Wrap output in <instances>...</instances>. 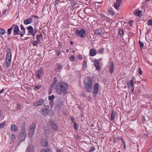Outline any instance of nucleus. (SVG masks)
Segmentation results:
<instances>
[{"mask_svg": "<svg viewBox=\"0 0 152 152\" xmlns=\"http://www.w3.org/2000/svg\"><path fill=\"white\" fill-rule=\"evenodd\" d=\"M20 27L21 30L23 31L20 32V36L21 37H23L25 33L26 30L22 25H20Z\"/></svg>", "mask_w": 152, "mask_h": 152, "instance_id": "f8f14e48", "label": "nucleus"}, {"mask_svg": "<svg viewBox=\"0 0 152 152\" xmlns=\"http://www.w3.org/2000/svg\"><path fill=\"white\" fill-rule=\"evenodd\" d=\"M123 139H124L122 137H117L116 138V140H121L122 141V140H123Z\"/></svg>", "mask_w": 152, "mask_h": 152, "instance_id": "864d4df0", "label": "nucleus"}, {"mask_svg": "<svg viewBox=\"0 0 152 152\" xmlns=\"http://www.w3.org/2000/svg\"><path fill=\"white\" fill-rule=\"evenodd\" d=\"M138 71H139V74L140 75H141L142 74V72L141 69L140 67L139 68Z\"/></svg>", "mask_w": 152, "mask_h": 152, "instance_id": "09e8293b", "label": "nucleus"}, {"mask_svg": "<svg viewBox=\"0 0 152 152\" xmlns=\"http://www.w3.org/2000/svg\"><path fill=\"white\" fill-rule=\"evenodd\" d=\"M78 59L81 60L82 58V57L81 55L80 54H79L78 55Z\"/></svg>", "mask_w": 152, "mask_h": 152, "instance_id": "4d7b16f0", "label": "nucleus"}, {"mask_svg": "<svg viewBox=\"0 0 152 152\" xmlns=\"http://www.w3.org/2000/svg\"><path fill=\"white\" fill-rule=\"evenodd\" d=\"M131 91H132V93L133 94H134V87H131Z\"/></svg>", "mask_w": 152, "mask_h": 152, "instance_id": "e2e57ef3", "label": "nucleus"}, {"mask_svg": "<svg viewBox=\"0 0 152 152\" xmlns=\"http://www.w3.org/2000/svg\"><path fill=\"white\" fill-rule=\"evenodd\" d=\"M71 119L72 123H74L75 122V119L74 118L71 117Z\"/></svg>", "mask_w": 152, "mask_h": 152, "instance_id": "338daca9", "label": "nucleus"}, {"mask_svg": "<svg viewBox=\"0 0 152 152\" xmlns=\"http://www.w3.org/2000/svg\"><path fill=\"white\" fill-rule=\"evenodd\" d=\"M13 30V35L15 36L17 35H20V32L18 26L16 24H13L12 26Z\"/></svg>", "mask_w": 152, "mask_h": 152, "instance_id": "39448f33", "label": "nucleus"}, {"mask_svg": "<svg viewBox=\"0 0 152 152\" xmlns=\"http://www.w3.org/2000/svg\"><path fill=\"white\" fill-rule=\"evenodd\" d=\"M11 128L12 130L14 132H16L17 131V127L15 124L12 125Z\"/></svg>", "mask_w": 152, "mask_h": 152, "instance_id": "aec40b11", "label": "nucleus"}, {"mask_svg": "<svg viewBox=\"0 0 152 152\" xmlns=\"http://www.w3.org/2000/svg\"><path fill=\"white\" fill-rule=\"evenodd\" d=\"M92 80L91 77H87L84 79V88L87 92H90L92 91Z\"/></svg>", "mask_w": 152, "mask_h": 152, "instance_id": "f03ea898", "label": "nucleus"}, {"mask_svg": "<svg viewBox=\"0 0 152 152\" xmlns=\"http://www.w3.org/2000/svg\"><path fill=\"white\" fill-rule=\"evenodd\" d=\"M135 15L138 16H141L142 15V12L141 11L136 10L134 12Z\"/></svg>", "mask_w": 152, "mask_h": 152, "instance_id": "412c9836", "label": "nucleus"}, {"mask_svg": "<svg viewBox=\"0 0 152 152\" xmlns=\"http://www.w3.org/2000/svg\"><path fill=\"white\" fill-rule=\"evenodd\" d=\"M12 29V26L10 28L8 29L7 31V34L8 35H10L11 34Z\"/></svg>", "mask_w": 152, "mask_h": 152, "instance_id": "f704fd0d", "label": "nucleus"}, {"mask_svg": "<svg viewBox=\"0 0 152 152\" xmlns=\"http://www.w3.org/2000/svg\"><path fill=\"white\" fill-rule=\"evenodd\" d=\"M116 115V113L113 110L111 114L110 115V120L111 121H113L114 119V116Z\"/></svg>", "mask_w": 152, "mask_h": 152, "instance_id": "4be33fe9", "label": "nucleus"}, {"mask_svg": "<svg viewBox=\"0 0 152 152\" xmlns=\"http://www.w3.org/2000/svg\"><path fill=\"white\" fill-rule=\"evenodd\" d=\"M121 0H116L115 3L114 4V7L116 9H118L120 6V4L121 3Z\"/></svg>", "mask_w": 152, "mask_h": 152, "instance_id": "9b49d317", "label": "nucleus"}, {"mask_svg": "<svg viewBox=\"0 0 152 152\" xmlns=\"http://www.w3.org/2000/svg\"><path fill=\"white\" fill-rule=\"evenodd\" d=\"M6 121H4L2 122L1 123V128H3L5 126L6 124Z\"/></svg>", "mask_w": 152, "mask_h": 152, "instance_id": "e433bc0d", "label": "nucleus"}, {"mask_svg": "<svg viewBox=\"0 0 152 152\" xmlns=\"http://www.w3.org/2000/svg\"><path fill=\"white\" fill-rule=\"evenodd\" d=\"M27 30L29 31L28 33L29 34H32L34 32V30L33 27L31 26H30L28 27L27 28Z\"/></svg>", "mask_w": 152, "mask_h": 152, "instance_id": "b1692460", "label": "nucleus"}, {"mask_svg": "<svg viewBox=\"0 0 152 152\" xmlns=\"http://www.w3.org/2000/svg\"><path fill=\"white\" fill-rule=\"evenodd\" d=\"M38 31V29H35L34 31V32H33L32 34H31V35H33V38H34V37L35 36L37 32Z\"/></svg>", "mask_w": 152, "mask_h": 152, "instance_id": "79ce46f5", "label": "nucleus"}, {"mask_svg": "<svg viewBox=\"0 0 152 152\" xmlns=\"http://www.w3.org/2000/svg\"><path fill=\"white\" fill-rule=\"evenodd\" d=\"M116 140V138H115V137H114V138H113V143H115V140Z\"/></svg>", "mask_w": 152, "mask_h": 152, "instance_id": "69168bd1", "label": "nucleus"}, {"mask_svg": "<svg viewBox=\"0 0 152 152\" xmlns=\"http://www.w3.org/2000/svg\"><path fill=\"white\" fill-rule=\"evenodd\" d=\"M42 34H37L36 36V38L37 39V41L39 42H41L40 41V37H42Z\"/></svg>", "mask_w": 152, "mask_h": 152, "instance_id": "473e14b6", "label": "nucleus"}, {"mask_svg": "<svg viewBox=\"0 0 152 152\" xmlns=\"http://www.w3.org/2000/svg\"><path fill=\"white\" fill-rule=\"evenodd\" d=\"M74 128L75 129L77 130L78 129V126L77 124L75 122H74Z\"/></svg>", "mask_w": 152, "mask_h": 152, "instance_id": "4c0bfd02", "label": "nucleus"}, {"mask_svg": "<svg viewBox=\"0 0 152 152\" xmlns=\"http://www.w3.org/2000/svg\"><path fill=\"white\" fill-rule=\"evenodd\" d=\"M30 149V147L29 145L27 148L26 152H29Z\"/></svg>", "mask_w": 152, "mask_h": 152, "instance_id": "603ef678", "label": "nucleus"}, {"mask_svg": "<svg viewBox=\"0 0 152 152\" xmlns=\"http://www.w3.org/2000/svg\"><path fill=\"white\" fill-rule=\"evenodd\" d=\"M150 119V117L149 118L147 115H144L142 118V121H147Z\"/></svg>", "mask_w": 152, "mask_h": 152, "instance_id": "c85d7f7f", "label": "nucleus"}, {"mask_svg": "<svg viewBox=\"0 0 152 152\" xmlns=\"http://www.w3.org/2000/svg\"><path fill=\"white\" fill-rule=\"evenodd\" d=\"M143 137L145 138L146 139L147 138H148V135L146 134H144Z\"/></svg>", "mask_w": 152, "mask_h": 152, "instance_id": "bf43d9fd", "label": "nucleus"}, {"mask_svg": "<svg viewBox=\"0 0 152 152\" xmlns=\"http://www.w3.org/2000/svg\"><path fill=\"white\" fill-rule=\"evenodd\" d=\"M7 56L6 59L11 60L12 55L10 53L7 52Z\"/></svg>", "mask_w": 152, "mask_h": 152, "instance_id": "c756f323", "label": "nucleus"}, {"mask_svg": "<svg viewBox=\"0 0 152 152\" xmlns=\"http://www.w3.org/2000/svg\"><path fill=\"white\" fill-rule=\"evenodd\" d=\"M114 69V63L113 62H111L110 63L109 71L110 73L112 74L113 71Z\"/></svg>", "mask_w": 152, "mask_h": 152, "instance_id": "ddd939ff", "label": "nucleus"}, {"mask_svg": "<svg viewBox=\"0 0 152 152\" xmlns=\"http://www.w3.org/2000/svg\"><path fill=\"white\" fill-rule=\"evenodd\" d=\"M7 10H4V11H2V13L1 16L5 15V12L7 11Z\"/></svg>", "mask_w": 152, "mask_h": 152, "instance_id": "13d9d810", "label": "nucleus"}, {"mask_svg": "<svg viewBox=\"0 0 152 152\" xmlns=\"http://www.w3.org/2000/svg\"><path fill=\"white\" fill-rule=\"evenodd\" d=\"M41 43V42H39L37 40L34 41L32 42V45L33 46H37V44H39Z\"/></svg>", "mask_w": 152, "mask_h": 152, "instance_id": "2f4dec72", "label": "nucleus"}, {"mask_svg": "<svg viewBox=\"0 0 152 152\" xmlns=\"http://www.w3.org/2000/svg\"><path fill=\"white\" fill-rule=\"evenodd\" d=\"M52 149L50 148H48L46 149L42 148L40 151V152H52Z\"/></svg>", "mask_w": 152, "mask_h": 152, "instance_id": "a211bd4d", "label": "nucleus"}, {"mask_svg": "<svg viewBox=\"0 0 152 152\" xmlns=\"http://www.w3.org/2000/svg\"><path fill=\"white\" fill-rule=\"evenodd\" d=\"M52 89L51 88H49L48 89V94H50L52 92Z\"/></svg>", "mask_w": 152, "mask_h": 152, "instance_id": "6e6d98bb", "label": "nucleus"}, {"mask_svg": "<svg viewBox=\"0 0 152 152\" xmlns=\"http://www.w3.org/2000/svg\"><path fill=\"white\" fill-rule=\"evenodd\" d=\"M15 136L14 135H12L11 136V140L12 141H13L15 140Z\"/></svg>", "mask_w": 152, "mask_h": 152, "instance_id": "c03bdc74", "label": "nucleus"}, {"mask_svg": "<svg viewBox=\"0 0 152 152\" xmlns=\"http://www.w3.org/2000/svg\"><path fill=\"white\" fill-rule=\"evenodd\" d=\"M86 62L85 61H83V67H86Z\"/></svg>", "mask_w": 152, "mask_h": 152, "instance_id": "3c124183", "label": "nucleus"}, {"mask_svg": "<svg viewBox=\"0 0 152 152\" xmlns=\"http://www.w3.org/2000/svg\"><path fill=\"white\" fill-rule=\"evenodd\" d=\"M96 51L95 49H92L90 51V55L91 56H93L96 54Z\"/></svg>", "mask_w": 152, "mask_h": 152, "instance_id": "6ab92c4d", "label": "nucleus"}, {"mask_svg": "<svg viewBox=\"0 0 152 152\" xmlns=\"http://www.w3.org/2000/svg\"><path fill=\"white\" fill-rule=\"evenodd\" d=\"M45 103V100L42 99H40L37 102H34L33 104L34 107H37L42 105Z\"/></svg>", "mask_w": 152, "mask_h": 152, "instance_id": "0eeeda50", "label": "nucleus"}, {"mask_svg": "<svg viewBox=\"0 0 152 152\" xmlns=\"http://www.w3.org/2000/svg\"><path fill=\"white\" fill-rule=\"evenodd\" d=\"M48 142L47 140L45 139H43L42 140L41 144L44 147H46L48 145Z\"/></svg>", "mask_w": 152, "mask_h": 152, "instance_id": "2eb2a0df", "label": "nucleus"}, {"mask_svg": "<svg viewBox=\"0 0 152 152\" xmlns=\"http://www.w3.org/2000/svg\"><path fill=\"white\" fill-rule=\"evenodd\" d=\"M133 79H132L131 80L129 83H127V85L129 87H134V84H133Z\"/></svg>", "mask_w": 152, "mask_h": 152, "instance_id": "a878e982", "label": "nucleus"}, {"mask_svg": "<svg viewBox=\"0 0 152 152\" xmlns=\"http://www.w3.org/2000/svg\"><path fill=\"white\" fill-rule=\"evenodd\" d=\"M108 12L109 14L112 16H113L115 14V12L111 9H110L108 10Z\"/></svg>", "mask_w": 152, "mask_h": 152, "instance_id": "7c9ffc66", "label": "nucleus"}, {"mask_svg": "<svg viewBox=\"0 0 152 152\" xmlns=\"http://www.w3.org/2000/svg\"><path fill=\"white\" fill-rule=\"evenodd\" d=\"M26 134L25 128H23L19 136V140L20 142L24 140L26 136Z\"/></svg>", "mask_w": 152, "mask_h": 152, "instance_id": "20e7f679", "label": "nucleus"}, {"mask_svg": "<svg viewBox=\"0 0 152 152\" xmlns=\"http://www.w3.org/2000/svg\"><path fill=\"white\" fill-rule=\"evenodd\" d=\"M48 123L53 130L55 131L57 130L58 126L56 124L54 123L51 120L48 121Z\"/></svg>", "mask_w": 152, "mask_h": 152, "instance_id": "6e6552de", "label": "nucleus"}, {"mask_svg": "<svg viewBox=\"0 0 152 152\" xmlns=\"http://www.w3.org/2000/svg\"><path fill=\"white\" fill-rule=\"evenodd\" d=\"M68 88L67 84L63 82L57 83L55 86L56 92L59 95L66 94Z\"/></svg>", "mask_w": 152, "mask_h": 152, "instance_id": "f257e3e1", "label": "nucleus"}, {"mask_svg": "<svg viewBox=\"0 0 152 152\" xmlns=\"http://www.w3.org/2000/svg\"><path fill=\"white\" fill-rule=\"evenodd\" d=\"M119 34L121 36L124 34V31L122 29H120L119 30Z\"/></svg>", "mask_w": 152, "mask_h": 152, "instance_id": "a19ab883", "label": "nucleus"}, {"mask_svg": "<svg viewBox=\"0 0 152 152\" xmlns=\"http://www.w3.org/2000/svg\"><path fill=\"white\" fill-rule=\"evenodd\" d=\"M56 152H62L60 149H57L56 150Z\"/></svg>", "mask_w": 152, "mask_h": 152, "instance_id": "0e129e2a", "label": "nucleus"}, {"mask_svg": "<svg viewBox=\"0 0 152 152\" xmlns=\"http://www.w3.org/2000/svg\"><path fill=\"white\" fill-rule=\"evenodd\" d=\"M99 86V84L97 83H96L94 84V97L96 96L97 94L98 91Z\"/></svg>", "mask_w": 152, "mask_h": 152, "instance_id": "1a4fd4ad", "label": "nucleus"}, {"mask_svg": "<svg viewBox=\"0 0 152 152\" xmlns=\"http://www.w3.org/2000/svg\"><path fill=\"white\" fill-rule=\"evenodd\" d=\"M75 59V57L73 56H72L70 57V59L71 61H73Z\"/></svg>", "mask_w": 152, "mask_h": 152, "instance_id": "5fc2aeb1", "label": "nucleus"}, {"mask_svg": "<svg viewBox=\"0 0 152 152\" xmlns=\"http://www.w3.org/2000/svg\"><path fill=\"white\" fill-rule=\"evenodd\" d=\"M36 126V124L34 122H33L30 125V126L29 127V129H33L34 130H35Z\"/></svg>", "mask_w": 152, "mask_h": 152, "instance_id": "f3484780", "label": "nucleus"}, {"mask_svg": "<svg viewBox=\"0 0 152 152\" xmlns=\"http://www.w3.org/2000/svg\"><path fill=\"white\" fill-rule=\"evenodd\" d=\"M148 24L152 26V19H149L148 21Z\"/></svg>", "mask_w": 152, "mask_h": 152, "instance_id": "ea45409f", "label": "nucleus"}, {"mask_svg": "<svg viewBox=\"0 0 152 152\" xmlns=\"http://www.w3.org/2000/svg\"><path fill=\"white\" fill-rule=\"evenodd\" d=\"M76 34L82 38H84L86 35L85 31L83 28L80 31L77 30H76Z\"/></svg>", "mask_w": 152, "mask_h": 152, "instance_id": "423d86ee", "label": "nucleus"}, {"mask_svg": "<svg viewBox=\"0 0 152 152\" xmlns=\"http://www.w3.org/2000/svg\"><path fill=\"white\" fill-rule=\"evenodd\" d=\"M11 60L9 59H6V63L7 64V67H9L10 66V63H11Z\"/></svg>", "mask_w": 152, "mask_h": 152, "instance_id": "72a5a7b5", "label": "nucleus"}, {"mask_svg": "<svg viewBox=\"0 0 152 152\" xmlns=\"http://www.w3.org/2000/svg\"><path fill=\"white\" fill-rule=\"evenodd\" d=\"M103 48H100L98 50V52L99 53H101L103 51Z\"/></svg>", "mask_w": 152, "mask_h": 152, "instance_id": "49530a36", "label": "nucleus"}, {"mask_svg": "<svg viewBox=\"0 0 152 152\" xmlns=\"http://www.w3.org/2000/svg\"><path fill=\"white\" fill-rule=\"evenodd\" d=\"M61 54L60 51H59L57 52V56H59Z\"/></svg>", "mask_w": 152, "mask_h": 152, "instance_id": "774afa93", "label": "nucleus"}, {"mask_svg": "<svg viewBox=\"0 0 152 152\" xmlns=\"http://www.w3.org/2000/svg\"><path fill=\"white\" fill-rule=\"evenodd\" d=\"M32 21V19L31 18H28L27 19L25 20L23 22L24 23L25 25L31 23Z\"/></svg>", "mask_w": 152, "mask_h": 152, "instance_id": "4468645a", "label": "nucleus"}, {"mask_svg": "<svg viewBox=\"0 0 152 152\" xmlns=\"http://www.w3.org/2000/svg\"><path fill=\"white\" fill-rule=\"evenodd\" d=\"M6 33V31L2 28H1V34L2 35Z\"/></svg>", "mask_w": 152, "mask_h": 152, "instance_id": "58836bf2", "label": "nucleus"}, {"mask_svg": "<svg viewBox=\"0 0 152 152\" xmlns=\"http://www.w3.org/2000/svg\"><path fill=\"white\" fill-rule=\"evenodd\" d=\"M41 86H35V88L37 89H39L40 88Z\"/></svg>", "mask_w": 152, "mask_h": 152, "instance_id": "052dcab7", "label": "nucleus"}, {"mask_svg": "<svg viewBox=\"0 0 152 152\" xmlns=\"http://www.w3.org/2000/svg\"><path fill=\"white\" fill-rule=\"evenodd\" d=\"M95 33L96 34L99 35L102 33V30L100 29H96L95 30Z\"/></svg>", "mask_w": 152, "mask_h": 152, "instance_id": "cd10ccee", "label": "nucleus"}, {"mask_svg": "<svg viewBox=\"0 0 152 152\" xmlns=\"http://www.w3.org/2000/svg\"><path fill=\"white\" fill-rule=\"evenodd\" d=\"M57 81L56 78V77H55L53 79L52 83L50 85L51 88H53L54 86L56 84Z\"/></svg>", "mask_w": 152, "mask_h": 152, "instance_id": "393cba45", "label": "nucleus"}, {"mask_svg": "<svg viewBox=\"0 0 152 152\" xmlns=\"http://www.w3.org/2000/svg\"><path fill=\"white\" fill-rule=\"evenodd\" d=\"M139 42L140 47L141 48L143 47L144 46L143 43V42H141L140 40H139Z\"/></svg>", "mask_w": 152, "mask_h": 152, "instance_id": "de8ad7c7", "label": "nucleus"}, {"mask_svg": "<svg viewBox=\"0 0 152 152\" xmlns=\"http://www.w3.org/2000/svg\"><path fill=\"white\" fill-rule=\"evenodd\" d=\"M55 98L54 96L53 95H51L49 97V100L50 101H53Z\"/></svg>", "mask_w": 152, "mask_h": 152, "instance_id": "c9c22d12", "label": "nucleus"}, {"mask_svg": "<svg viewBox=\"0 0 152 152\" xmlns=\"http://www.w3.org/2000/svg\"><path fill=\"white\" fill-rule=\"evenodd\" d=\"M31 17H34L35 18H39V17L37 15H32Z\"/></svg>", "mask_w": 152, "mask_h": 152, "instance_id": "680f3d73", "label": "nucleus"}, {"mask_svg": "<svg viewBox=\"0 0 152 152\" xmlns=\"http://www.w3.org/2000/svg\"><path fill=\"white\" fill-rule=\"evenodd\" d=\"M59 0H56L54 1L53 3H54V6H56V5H57L59 2Z\"/></svg>", "mask_w": 152, "mask_h": 152, "instance_id": "a18cd8bd", "label": "nucleus"}, {"mask_svg": "<svg viewBox=\"0 0 152 152\" xmlns=\"http://www.w3.org/2000/svg\"><path fill=\"white\" fill-rule=\"evenodd\" d=\"M63 67L62 65L61 64H58V67H57L55 71L56 72L59 71V70L61 69Z\"/></svg>", "mask_w": 152, "mask_h": 152, "instance_id": "bb28decb", "label": "nucleus"}, {"mask_svg": "<svg viewBox=\"0 0 152 152\" xmlns=\"http://www.w3.org/2000/svg\"><path fill=\"white\" fill-rule=\"evenodd\" d=\"M95 148L94 146H92L91 147V149L89 150V152H91L92 151H94L95 150Z\"/></svg>", "mask_w": 152, "mask_h": 152, "instance_id": "37998d69", "label": "nucleus"}, {"mask_svg": "<svg viewBox=\"0 0 152 152\" xmlns=\"http://www.w3.org/2000/svg\"><path fill=\"white\" fill-rule=\"evenodd\" d=\"M35 130L29 129L28 134L30 137H32L34 134V132Z\"/></svg>", "mask_w": 152, "mask_h": 152, "instance_id": "5701e85b", "label": "nucleus"}, {"mask_svg": "<svg viewBox=\"0 0 152 152\" xmlns=\"http://www.w3.org/2000/svg\"><path fill=\"white\" fill-rule=\"evenodd\" d=\"M134 22L133 20H130L129 22V23L131 26H132V23Z\"/></svg>", "mask_w": 152, "mask_h": 152, "instance_id": "8fccbe9b", "label": "nucleus"}, {"mask_svg": "<svg viewBox=\"0 0 152 152\" xmlns=\"http://www.w3.org/2000/svg\"><path fill=\"white\" fill-rule=\"evenodd\" d=\"M99 60H94V65L95 68L96 69L98 70H99L100 69V67L99 65Z\"/></svg>", "mask_w": 152, "mask_h": 152, "instance_id": "9d476101", "label": "nucleus"}, {"mask_svg": "<svg viewBox=\"0 0 152 152\" xmlns=\"http://www.w3.org/2000/svg\"><path fill=\"white\" fill-rule=\"evenodd\" d=\"M51 110L48 106H45L44 108H42L41 110L42 114L44 116H47L50 113Z\"/></svg>", "mask_w": 152, "mask_h": 152, "instance_id": "7ed1b4c3", "label": "nucleus"}, {"mask_svg": "<svg viewBox=\"0 0 152 152\" xmlns=\"http://www.w3.org/2000/svg\"><path fill=\"white\" fill-rule=\"evenodd\" d=\"M42 72L43 71L42 70L40 69L37 70V77L38 78H39L40 77Z\"/></svg>", "mask_w": 152, "mask_h": 152, "instance_id": "dca6fc26", "label": "nucleus"}]
</instances>
